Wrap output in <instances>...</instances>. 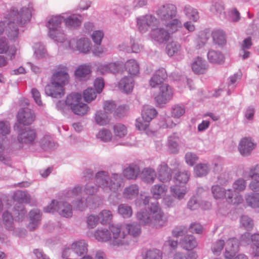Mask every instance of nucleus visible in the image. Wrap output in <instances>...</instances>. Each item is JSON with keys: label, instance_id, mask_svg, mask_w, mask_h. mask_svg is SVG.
I'll return each instance as SVG.
<instances>
[{"label": "nucleus", "instance_id": "nucleus-33", "mask_svg": "<svg viewBox=\"0 0 259 259\" xmlns=\"http://www.w3.org/2000/svg\"><path fill=\"white\" fill-rule=\"evenodd\" d=\"M123 68L128 72L131 76L136 75L139 73V65L134 59H131L123 64Z\"/></svg>", "mask_w": 259, "mask_h": 259}, {"label": "nucleus", "instance_id": "nucleus-15", "mask_svg": "<svg viewBox=\"0 0 259 259\" xmlns=\"http://www.w3.org/2000/svg\"><path fill=\"white\" fill-rule=\"evenodd\" d=\"M99 70L101 74H104L106 73H111L116 74L123 69V63L122 62H111L106 64H103L99 66Z\"/></svg>", "mask_w": 259, "mask_h": 259}, {"label": "nucleus", "instance_id": "nucleus-20", "mask_svg": "<svg viewBox=\"0 0 259 259\" xmlns=\"http://www.w3.org/2000/svg\"><path fill=\"white\" fill-rule=\"evenodd\" d=\"M180 141V138L176 133L168 137L167 147L170 154H177L179 153Z\"/></svg>", "mask_w": 259, "mask_h": 259}, {"label": "nucleus", "instance_id": "nucleus-31", "mask_svg": "<svg viewBox=\"0 0 259 259\" xmlns=\"http://www.w3.org/2000/svg\"><path fill=\"white\" fill-rule=\"evenodd\" d=\"M140 177L144 182L151 184L154 182L156 178V172L151 168H145L142 170Z\"/></svg>", "mask_w": 259, "mask_h": 259}, {"label": "nucleus", "instance_id": "nucleus-52", "mask_svg": "<svg viewBox=\"0 0 259 259\" xmlns=\"http://www.w3.org/2000/svg\"><path fill=\"white\" fill-rule=\"evenodd\" d=\"M209 172V168L206 164L199 163L195 165V176L202 177L206 176Z\"/></svg>", "mask_w": 259, "mask_h": 259}, {"label": "nucleus", "instance_id": "nucleus-30", "mask_svg": "<svg viewBox=\"0 0 259 259\" xmlns=\"http://www.w3.org/2000/svg\"><path fill=\"white\" fill-rule=\"evenodd\" d=\"M194 226V223H191L188 228L185 226H176L172 231V235L175 237H179L186 235L193 231V227Z\"/></svg>", "mask_w": 259, "mask_h": 259}, {"label": "nucleus", "instance_id": "nucleus-59", "mask_svg": "<svg viewBox=\"0 0 259 259\" xmlns=\"http://www.w3.org/2000/svg\"><path fill=\"white\" fill-rule=\"evenodd\" d=\"M128 106L126 105H120L114 111L113 113L115 118H120L125 116L128 111Z\"/></svg>", "mask_w": 259, "mask_h": 259}, {"label": "nucleus", "instance_id": "nucleus-12", "mask_svg": "<svg viewBox=\"0 0 259 259\" xmlns=\"http://www.w3.org/2000/svg\"><path fill=\"white\" fill-rule=\"evenodd\" d=\"M109 231L112 233L113 241L112 244L118 246L124 244L126 242L124 240L126 234L122 231V228L121 226L117 225H109Z\"/></svg>", "mask_w": 259, "mask_h": 259}, {"label": "nucleus", "instance_id": "nucleus-54", "mask_svg": "<svg viewBox=\"0 0 259 259\" xmlns=\"http://www.w3.org/2000/svg\"><path fill=\"white\" fill-rule=\"evenodd\" d=\"M225 189L218 185L212 186L211 187L212 194L215 199L224 198L225 195Z\"/></svg>", "mask_w": 259, "mask_h": 259}, {"label": "nucleus", "instance_id": "nucleus-5", "mask_svg": "<svg viewBox=\"0 0 259 259\" xmlns=\"http://www.w3.org/2000/svg\"><path fill=\"white\" fill-rule=\"evenodd\" d=\"M189 178L190 174L188 171H177L174 173L173 181L175 185L170 187V190L175 197L179 199L184 197L187 192L186 184Z\"/></svg>", "mask_w": 259, "mask_h": 259}, {"label": "nucleus", "instance_id": "nucleus-11", "mask_svg": "<svg viewBox=\"0 0 259 259\" xmlns=\"http://www.w3.org/2000/svg\"><path fill=\"white\" fill-rule=\"evenodd\" d=\"M17 118L19 123L28 125L34 121L35 115L32 110L28 108H22L18 112Z\"/></svg>", "mask_w": 259, "mask_h": 259}, {"label": "nucleus", "instance_id": "nucleus-34", "mask_svg": "<svg viewBox=\"0 0 259 259\" xmlns=\"http://www.w3.org/2000/svg\"><path fill=\"white\" fill-rule=\"evenodd\" d=\"M64 17L61 15L53 16L51 18L47 24V26L50 30H55L61 27L62 22L63 21Z\"/></svg>", "mask_w": 259, "mask_h": 259}, {"label": "nucleus", "instance_id": "nucleus-16", "mask_svg": "<svg viewBox=\"0 0 259 259\" xmlns=\"http://www.w3.org/2000/svg\"><path fill=\"white\" fill-rule=\"evenodd\" d=\"M239 241L235 238L228 239L226 244L225 257L227 259L232 258L238 250Z\"/></svg>", "mask_w": 259, "mask_h": 259}, {"label": "nucleus", "instance_id": "nucleus-26", "mask_svg": "<svg viewBox=\"0 0 259 259\" xmlns=\"http://www.w3.org/2000/svg\"><path fill=\"white\" fill-rule=\"evenodd\" d=\"M207 55L208 60L211 63L220 64L225 61L224 56L220 51L210 50Z\"/></svg>", "mask_w": 259, "mask_h": 259}, {"label": "nucleus", "instance_id": "nucleus-36", "mask_svg": "<svg viewBox=\"0 0 259 259\" xmlns=\"http://www.w3.org/2000/svg\"><path fill=\"white\" fill-rule=\"evenodd\" d=\"M166 190L165 186L160 185H154L151 189V192L152 194V199H154V201L151 202H157V199L161 197L162 195Z\"/></svg>", "mask_w": 259, "mask_h": 259}, {"label": "nucleus", "instance_id": "nucleus-50", "mask_svg": "<svg viewBox=\"0 0 259 259\" xmlns=\"http://www.w3.org/2000/svg\"><path fill=\"white\" fill-rule=\"evenodd\" d=\"M97 94L95 89L93 88H88L83 92V97L86 102L90 103L96 99Z\"/></svg>", "mask_w": 259, "mask_h": 259}, {"label": "nucleus", "instance_id": "nucleus-44", "mask_svg": "<svg viewBox=\"0 0 259 259\" xmlns=\"http://www.w3.org/2000/svg\"><path fill=\"white\" fill-rule=\"evenodd\" d=\"M118 213L123 218H129L132 214L131 206L126 204H121L118 206Z\"/></svg>", "mask_w": 259, "mask_h": 259}, {"label": "nucleus", "instance_id": "nucleus-53", "mask_svg": "<svg viewBox=\"0 0 259 259\" xmlns=\"http://www.w3.org/2000/svg\"><path fill=\"white\" fill-rule=\"evenodd\" d=\"M209 38V33L207 30L201 31L198 35L197 38V47L199 48L204 46Z\"/></svg>", "mask_w": 259, "mask_h": 259}, {"label": "nucleus", "instance_id": "nucleus-2", "mask_svg": "<svg viewBox=\"0 0 259 259\" xmlns=\"http://www.w3.org/2000/svg\"><path fill=\"white\" fill-rule=\"evenodd\" d=\"M60 68L52 74L50 82L45 87L47 96L61 98L65 94L64 87L68 83L69 76L66 67L62 66Z\"/></svg>", "mask_w": 259, "mask_h": 259}, {"label": "nucleus", "instance_id": "nucleus-47", "mask_svg": "<svg viewBox=\"0 0 259 259\" xmlns=\"http://www.w3.org/2000/svg\"><path fill=\"white\" fill-rule=\"evenodd\" d=\"M180 47L181 46L178 43L172 41L166 45L165 50L167 55L171 57L179 53Z\"/></svg>", "mask_w": 259, "mask_h": 259}, {"label": "nucleus", "instance_id": "nucleus-23", "mask_svg": "<svg viewBox=\"0 0 259 259\" xmlns=\"http://www.w3.org/2000/svg\"><path fill=\"white\" fill-rule=\"evenodd\" d=\"M211 35L214 44L221 47L226 44V33L223 30L214 29L212 31Z\"/></svg>", "mask_w": 259, "mask_h": 259}, {"label": "nucleus", "instance_id": "nucleus-4", "mask_svg": "<svg viewBox=\"0 0 259 259\" xmlns=\"http://www.w3.org/2000/svg\"><path fill=\"white\" fill-rule=\"evenodd\" d=\"M95 179L98 187L104 191L115 192L120 186V176L117 174H112L110 179L108 172L102 170L96 174Z\"/></svg>", "mask_w": 259, "mask_h": 259}, {"label": "nucleus", "instance_id": "nucleus-46", "mask_svg": "<svg viewBox=\"0 0 259 259\" xmlns=\"http://www.w3.org/2000/svg\"><path fill=\"white\" fill-rule=\"evenodd\" d=\"M125 229L128 234L134 237H136L141 233L140 225L138 223L127 224L125 226Z\"/></svg>", "mask_w": 259, "mask_h": 259}, {"label": "nucleus", "instance_id": "nucleus-41", "mask_svg": "<svg viewBox=\"0 0 259 259\" xmlns=\"http://www.w3.org/2000/svg\"><path fill=\"white\" fill-rule=\"evenodd\" d=\"M157 111L155 108L145 106L142 111L141 116L149 122L157 115Z\"/></svg>", "mask_w": 259, "mask_h": 259}, {"label": "nucleus", "instance_id": "nucleus-48", "mask_svg": "<svg viewBox=\"0 0 259 259\" xmlns=\"http://www.w3.org/2000/svg\"><path fill=\"white\" fill-rule=\"evenodd\" d=\"M91 70L89 65H81L75 71V75L77 78H83L90 74Z\"/></svg>", "mask_w": 259, "mask_h": 259}, {"label": "nucleus", "instance_id": "nucleus-57", "mask_svg": "<svg viewBox=\"0 0 259 259\" xmlns=\"http://www.w3.org/2000/svg\"><path fill=\"white\" fill-rule=\"evenodd\" d=\"M240 224L245 230H251L253 227L252 220L247 215H242L240 218Z\"/></svg>", "mask_w": 259, "mask_h": 259}, {"label": "nucleus", "instance_id": "nucleus-58", "mask_svg": "<svg viewBox=\"0 0 259 259\" xmlns=\"http://www.w3.org/2000/svg\"><path fill=\"white\" fill-rule=\"evenodd\" d=\"M171 76L172 77L173 79L176 81H179L181 80H183V81L185 80L187 82V84L190 90H192L193 89V80L192 79L189 78L187 77H185L180 75L178 73L176 72L172 73L171 74Z\"/></svg>", "mask_w": 259, "mask_h": 259}, {"label": "nucleus", "instance_id": "nucleus-64", "mask_svg": "<svg viewBox=\"0 0 259 259\" xmlns=\"http://www.w3.org/2000/svg\"><path fill=\"white\" fill-rule=\"evenodd\" d=\"M246 186V182L243 178H239L236 180L233 184V188L236 191H243Z\"/></svg>", "mask_w": 259, "mask_h": 259}, {"label": "nucleus", "instance_id": "nucleus-42", "mask_svg": "<svg viewBox=\"0 0 259 259\" xmlns=\"http://www.w3.org/2000/svg\"><path fill=\"white\" fill-rule=\"evenodd\" d=\"M245 199L247 204L251 207H259V193L248 194Z\"/></svg>", "mask_w": 259, "mask_h": 259}, {"label": "nucleus", "instance_id": "nucleus-60", "mask_svg": "<svg viewBox=\"0 0 259 259\" xmlns=\"http://www.w3.org/2000/svg\"><path fill=\"white\" fill-rule=\"evenodd\" d=\"M144 259H162V253L157 249L149 250L146 252Z\"/></svg>", "mask_w": 259, "mask_h": 259}, {"label": "nucleus", "instance_id": "nucleus-9", "mask_svg": "<svg viewBox=\"0 0 259 259\" xmlns=\"http://www.w3.org/2000/svg\"><path fill=\"white\" fill-rule=\"evenodd\" d=\"M37 133L35 129L30 127H24L18 130L17 141L23 145L29 147L35 144Z\"/></svg>", "mask_w": 259, "mask_h": 259}, {"label": "nucleus", "instance_id": "nucleus-55", "mask_svg": "<svg viewBox=\"0 0 259 259\" xmlns=\"http://www.w3.org/2000/svg\"><path fill=\"white\" fill-rule=\"evenodd\" d=\"M152 197L149 196H146L144 194H141L140 196L136 198L135 200V204L137 206H146L147 205L148 206L150 201H151Z\"/></svg>", "mask_w": 259, "mask_h": 259}, {"label": "nucleus", "instance_id": "nucleus-38", "mask_svg": "<svg viewBox=\"0 0 259 259\" xmlns=\"http://www.w3.org/2000/svg\"><path fill=\"white\" fill-rule=\"evenodd\" d=\"M66 26L70 28H76L81 25L80 20L75 15L68 16L63 19Z\"/></svg>", "mask_w": 259, "mask_h": 259}, {"label": "nucleus", "instance_id": "nucleus-61", "mask_svg": "<svg viewBox=\"0 0 259 259\" xmlns=\"http://www.w3.org/2000/svg\"><path fill=\"white\" fill-rule=\"evenodd\" d=\"M113 131L115 135L119 138L124 137L127 133L126 127L120 123L114 125Z\"/></svg>", "mask_w": 259, "mask_h": 259}, {"label": "nucleus", "instance_id": "nucleus-1", "mask_svg": "<svg viewBox=\"0 0 259 259\" xmlns=\"http://www.w3.org/2000/svg\"><path fill=\"white\" fill-rule=\"evenodd\" d=\"M33 5L28 4V7H22L20 11L15 7H12L6 18L8 19V36L10 39H15L19 34L18 26L23 27L28 23L32 16Z\"/></svg>", "mask_w": 259, "mask_h": 259}, {"label": "nucleus", "instance_id": "nucleus-7", "mask_svg": "<svg viewBox=\"0 0 259 259\" xmlns=\"http://www.w3.org/2000/svg\"><path fill=\"white\" fill-rule=\"evenodd\" d=\"M81 95L78 93H73L68 95L66 99V103L72 111L76 115L83 116L88 110L87 104L81 102Z\"/></svg>", "mask_w": 259, "mask_h": 259}, {"label": "nucleus", "instance_id": "nucleus-35", "mask_svg": "<svg viewBox=\"0 0 259 259\" xmlns=\"http://www.w3.org/2000/svg\"><path fill=\"white\" fill-rule=\"evenodd\" d=\"M95 238L100 242H107L111 239L110 231L107 229H98L94 233Z\"/></svg>", "mask_w": 259, "mask_h": 259}, {"label": "nucleus", "instance_id": "nucleus-37", "mask_svg": "<svg viewBox=\"0 0 259 259\" xmlns=\"http://www.w3.org/2000/svg\"><path fill=\"white\" fill-rule=\"evenodd\" d=\"M208 69L206 61L202 58L198 57L195 59V74H204Z\"/></svg>", "mask_w": 259, "mask_h": 259}, {"label": "nucleus", "instance_id": "nucleus-22", "mask_svg": "<svg viewBox=\"0 0 259 259\" xmlns=\"http://www.w3.org/2000/svg\"><path fill=\"white\" fill-rule=\"evenodd\" d=\"M224 198L228 203L234 205L240 204L243 201L241 196L237 193L235 190L233 191L231 189L225 191Z\"/></svg>", "mask_w": 259, "mask_h": 259}, {"label": "nucleus", "instance_id": "nucleus-63", "mask_svg": "<svg viewBox=\"0 0 259 259\" xmlns=\"http://www.w3.org/2000/svg\"><path fill=\"white\" fill-rule=\"evenodd\" d=\"M97 137L101 141L106 142L111 140L112 134L109 130L103 128L99 132Z\"/></svg>", "mask_w": 259, "mask_h": 259}, {"label": "nucleus", "instance_id": "nucleus-14", "mask_svg": "<svg viewBox=\"0 0 259 259\" xmlns=\"http://www.w3.org/2000/svg\"><path fill=\"white\" fill-rule=\"evenodd\" d=\"M150 35L152 40L159 44H163L166 42L170 37L169 33L162 28L152 29L150 32Z\"/></svg>", "mask_w": 259, "mask_h": 259}, {"label": "nucleus", "instance_id": "nucleus-51", "mask_svg": "<svg viewBox=\"0 0 259 259\" xmlns=\"http://www.w3.org/2000/svg\"><path fill=\"white\" fill-rule=\"evenodd\" d=\"M252 254L254 256H259V234L251 235Z\"/></svg>", "mask_w": 259, "mask_h": 259}, {"label": "nucleus", "instance_id": "nucleus-3", "mask_svg": "<svg viewBox=\"0 0 259 259\" xmlns=\"http://www.w3.org/2000/svg\"><path fill=\"white\" fill-rule=\"evenodd\" d=\"M136 217L139 224L143 226L150 224L153 219L156 228L165 226L167 222L158 202H150L147 209L137 212Z\"/></svg>", "mask_w": 259, "mask_h": 259}, {"label": "nucleus", "instance_id": "nucleus-6", "mask_svg": "<svg viewBox=\"0 0 259 259\" xmlns=\"http://www.w3.org/2000/svg\"><path fill=\"white\" fill-rule=\"evenodd\" d=\"M177 8L171 4L163 5L156 11V14L162 21L167 23L166 26L171 28H177L181 23L178 19L175 18L177 15Z\"/></svg>", "mask_w": 259, "mask_h": 259}, {"label": "nucleus", "instance_id": "nucleus-27", "mask_svg": "<svg viewBox=\"0 0 259 259\" xmlns=\"http://www.w3.org/2000/svg\"><path fill=\"white\" fill-rule=\"evenodd\" d=\"M92 44L88 38H81L76 42V50L80 52L87 54L91 50Z\"/></svg>", "mask_w": 259, "mask_h": 259}, {"label": "nucleus", "instance_id": "nucleus-24", "mask_svg": "<svg viewBox=\"0 0 259 259\" xmlns=\"http://www.w3.org/2000/svg\"><path fill=\"white\" fill-rule=\"evenodd\" d=\"M140 172L139 166L137 164H132L124 169L123 175L127 179L134 180L137 178Z\"/></svg>", "mask_w": 259, "mask_h": 259}, {"label": "nucleus", "instance_id": "nucleus-49", "mask_svg": "<svg viewBox=\"0 0 259 259\" xmlns=\"http://www.w3.org/2000/svg\"><path fill=\"white\" fill-rule=\"evenodd\" d=\"M48 35L50 37L57 42H63L65 40V34L60 30V28L55 30H50Z\"/></svg>", "mask_w": 259, "mask_h": 259}, {"label": "nucleus", "instance_id": "nucleus-39", "mask_svg": "<svg viewBox=\"0 0 259 259\" xmlns=\"http://www.w3.org/2000/svg\"><path fill=\"white\" fill-rule=\"evenodd\" d=\"M15 220L22 221L25 216L27 211L24 208V205L21 203L16 204L14 207Z\"/></svg>", "mask_w": 259, "mask_h": 259}, {"label": "nucleus", "instance_id": "nucleus-56", "mask_svg": "<svg viewBox=\"0 0 259 259\" xmlns=\"http://www.w3.org/2000/svg\"><path fill=\"white\" fill-rule=\"evenodd\" d=\"M99 221L102 224L109 223L112 218L111 212L108 210H103L99 213Z\"/></svg>", "mask_w": 259, "mask_h": 259}, {"label": "nucleus", "instance_id": "nucleus-10", "mask_svg": "<svg viewBox=\"0 0 259 259\" xmlns=\"http://www.w3.org/2000/svg\"><path fill=\"white\" fill-rule=\"evenodd\" d=\"M173 96V91L171 87L166 83H163L159 87L158 94L155 97L157 104L161 105L167 103Z\"/></svg>", "mask_w": 259, "mask_h": 259}, {"label": "nucleus", "instance_id": "nucleus-40", "mask_svg": "<svg viewBox=\"0 0 259 259\" xmlns=\"http://www.w3.org/2000/svg\"><path fill=\"white\" fill-rule=\"evenodd\" d=\"M39 143L40 148L44 151L52 149L55 146V143L52 141L51 138L47 135L40 139Z\"/></svg>", "mask_w": 259, "mask_h": 259}, {"label": "nucleus", "instance_id": "nucleus-25", "mask_svg": "<svg viewBox=\"0 0 259 259\" xmlns=\"http://www.w3.org/2000/svg\"><path fill=\"white\" fill-rule=\"evenodd\" d=\"M134 79L132 76H125L119 82V88L125 93L132 92L134 87Z\"/></svg>", "mask_w": 259, "mask_h": 259}, {"label": "nucleus", "instance_id": "nucleus-18", "mask_svg": "<svg viewBox=\"0 0 259 259\" xmlns=\"http://www.w3.org/2000/svg\"><path fill=\"white\" fill-rule=\"evenodd\" d=\"M176 170H172L166 164H161L158 168V178L163 183L169 182L172 177V174Z\"/></svg>", "mask_w": 259, "mask_h": 259}, {"label": "nucleus", "instance_id": "nucleus-28", "mask_svg": "<svg viewBox=\"0 0 259 259\" xmlns=\"http://www.w3.org/2000/svg\"><path fill=\"white\" fill-rule=\"evenodd\" d=\"M2 223L4 227L8 231H13L15 229L14 218L11 213L7 210L2 214Z\"/></svg>", "mask_w": 259, "mask_h": 259}, {"label": "nucleus", "instance_id": "nucleus-19", "mask_svg": "<svg viewBox=\"0 0 259 259\" xmlns=\"http://www.w3.org/2000/svg\"><path fill=\"white\" fill-rule=\"evenodd\" d=\"M167 77V74L164 68H161L155 71L151 78L149 83L152 88L160 84Z\"/></svg>", "mask_w": 259, "mask_h": 259}, {"label": "nucleus", "instance_id": "nucleus-32", "mask_svg": "<svg viewBox=\"0 0 259 259\" xmlns=\"http://www.w3.org/2000/svg\"><path fill=\"white\" fill-rule=\"evenodd\" d=\"M110 119L111 116L103 110L97 111L95 115V120L96 123L101 126L109 123Z\"/></svg>", "mask_w": 259, "mask_h": 259}, {"label": "nucleus", "instance_id": "nucleus-45", "mask_svg": "<svg viewBox=\"0 0 259 259\" xmlns=\"http://www.w3.org/2000/svg\"><path fill=\"white\" fill-rule=\"evenodd\" d=\"M185 113V107L183 105L175 104L171 107V116L179 118L181 117Z\"/></svg>", "mask_w": 259, "mask_h": 259}, {"label": "nucleus", "instance_id": "nucleus-13", "mask_svg": "<svg viewBox=\"0 0 259 259\" xmlns=\"http://www.w3.org/2000/svg\"><path fill=\"white\" fill-rule=\"evenodd\" d=\"M192 231L184 236L180 241L181 246L188 251L187 255L190 259H194V236Z\"/></svg>", "mask_w": 259, "mask_h": 259}, {"label": "nucleus", "instance_id": "nucleus-21", "mask_svg": "<svg viewBox=\"0 0 259 259\" xmlns=\"http://www.w3.org/2000/svg\"><path fill=\"white\" fill-rule=\"evenodd\" d=\"M30 222L28 228L30 231H34L40 224L41 214L39 210H31L29 213Z\"/></svg>", "mask_w": 259, "mask_h": 259}, {"label": "nucleus", "instance_id": "nucleus-62", "mask_svg": "<svg viewBox=\"0 0 259 259\" xmlns=\"http://www.w3.org/2000/svg\"><path fill=\"white\" fill-rule=\"evenodd\" d=\"M149 122L142 116L136 119V127L139 131H145L149 125Z\"/></svg>", "mask_w": 259, "mask_h": 259}, {"label": "nucleus", "instance_id": "nucleus-43", "mask_svg": "<svg viewBox=\"0 0 259 259\" xmlns=\"http://www.w3.org/2000/svg\"><path fill=\"white\" fill-rule=\"evenodd\" d=\"M139 193V187L137 185H131L126 187L123 192L124 197L127 199H131L137 196Z\"/></svg>", "mask_w": 259, "mask_h": 259}, {"label": "nucleus", "instance_id": "nucleus-17", "mask_svg": "<svg viewBox=\"0 0 259 259\" xmlns=\"http://www.w3.org/2000/svg\"><path fill=\"white\" fill-rule=\"evenodd\" d=\"M255 145L249 138H243L240 142L238 149L243 156H248L254 148Z\"/></svg>", "mask_w": 259, "mask_h": 259}, {"label": "nucleus", "instance_id": "nucleus-29", "mask_svg": "<svg viewBox=\"0 0 259 259\" xmlns=\"http://www.w3.org/2000/svg\"><path fill=\"white\" fill-rule=\"evenodd\" d=\"M87 244L83 240H80L73 242L71 249L78 256H80L87 252Z\"/></svg>", "mask_w": 259, "mask_h": 259}, {"label": "nucleus", "instance_id": "nucleus-8", "mask_svg": "<svg viewBox=\"0 0 259 259\" xmlns=\"http://www.w3.org/2000/svg\"><path fill=\"white\" fill-rule=\"evenodd\" d=\"M45 212L54 213L57 212L63 217L69 218L72 215V206L67 202H59L56 200H52L51 203L44 207Z\"/></svg>", "mask_w": 259, "mask_h": 259}]
</instances>
